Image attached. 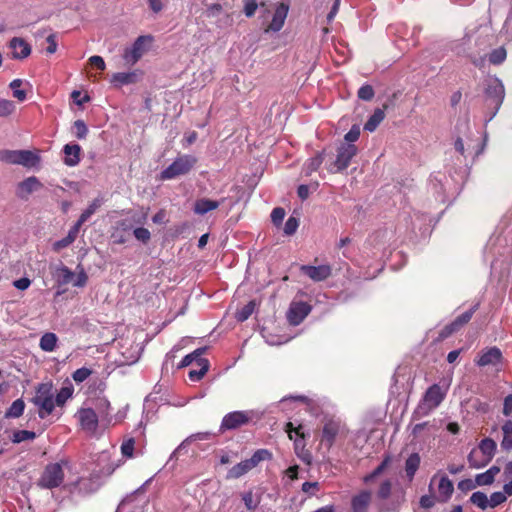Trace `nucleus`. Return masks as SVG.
I'll return each mask as SVG.
<instances>
[{
    "mask_svg": "<svg viewBox=\"0 0 512 512\" xmlns=\"http://www.w3.org/2000/svg\"><path fill=\"white\" fill-rule=\"evenodd\" d=\"M285 217V210L281 207H276L272 210L271 220L275 225H280Z\"/></svg>",
    "mask_w": 512,
    "mask_h": 512,
    "instance_id": "nucleus-62",
    "label": "nucleus"
},
{
    "mask_svg": "<svg viewBox=\"0 0 512 512\" xmlns=\"http://www.w3.org/2000/svg\"><path fill=\"white\" fill-rule=\"evenodd\" d=\"M22 84H23V81L21 79H14L9 84V87L13 93V97L16 98L20 102L25 101L27 98L26 91L21 89Z\"/></svg>",
    "mask_w": 512,
    "mask_h": 512,
    "instance_id": "nucleus-39",
    "label": "nucleus"
},
{
    "mask_svg": "<svg viewBox=\"0 0 512 512\" xmlns=\"http://www.w3.org/2000/svg\"><path fill=\"white\" fill-rule=\"evenodd\" d=\"M74 387L72 384L63 386L57 394L54 393V401L56 406L62 407L73 396Z\"/></svg>",
    "mask_w": 512,
    "mask_h": 512,
    "instance_id": "nucleus-31",
    "label": "nucleus"
},
{
    "mask_svg": "<svg viewBox=\"0 0 512 512\" xmlns=\"http://www.w3.org/2000/svg\"><path fill=\"white\" fill-rule=\"evenodd\" d=\"M242 500L250 512H253L259 505V499L256 498L251 491L245 492L242 495Z\"/></svg>",
    "mask_w": 512,
    "mask_h": 512,
    "instance_id": "nucleus-48",
    "label": "nucleus"
},
{
    "mask_svg": "<svg viewBox=\"0 0 512 512\" xmlns=\"http://www.w3.org/2000/svg\"><path fill=\"white\" fill-rule=\"evenodd\" d=\"M357 147L354 144H341L337 150V156L334 164L329 167L331 173H337L345 170L357 154Z\"/></svg>",
    "mask_w": 512,
    "mask_h": 512,
    "instance_id": "nucleus-10",
    "label": "nucleus"
},
{
    "mask_svg": "<svg viewBox=\"0 0 512 512\" xmlns=\"http://www.w3.org/2000/svg\"><path fill=\"white\" fill-rule=\"evenodd\" d=\"M16 110V105L13 101L0 98V117H8Z\"/></svg>",
    "mask_w": 512,
    "mask_h": 512,
    "instance_id": "nucleus-45",
    "label": "nucleus"
},
{
    "mask_svg": "<svg viewBox=\"0 0 512 512\" xmlns=\"http://www.w3.org/2000/svg\"><path fill=\"white\" fill-rule=\"evenodd\" d=\"M501 351L497 347H491L482 352L479 356L476 364L478 366L484 367L487 365H495L501 360Z\"/></svg>",
    "mask_w": 512,
    "mask_h": 512,
    "instance_id": "nucleus-21",
    "label": "nucleus"
},
{
    "mask_svg": "<svg viewBox=\"0 0 512 512\" xmlns=\"http://www.w3.org/2000/svg\"><path fill=\"white\" fill-rule=\"evenodd\" d=\"M503 439L501 446L504 450L512 449V421L507 420L502 426Z\"/></svg>",
    "mask_w": 512,
    "mask_h": 512,
    "instance_id": "nucleus-33",
    "label": "nucleus"
},
{
    "mask_svg": "<svg viewBox=\"0 0 512 512\" xmlns=\"http://www.w3.org/2000/svg\"><path fill=\"white\" fill-rule=\"evenodd\" d=\"M506 500L507 496L504 492H494L490 495V498H488V507L495 508L504 503Z\"/></svg>",
    "mask_w": 512,
    "mask_h": 512,
    "instance_id": "nucleus-50",
    "label": "nucleus"
},
{
    "mask_svg": "<svg viewBox=\"0 0 512 512\" xmlns=\"http://www.w3.org/2000/svg\"><path fill=\"white\" fill-rule=\"evenodd\" d=\"M77 487L80 492L91 493L97 490L98 485L95 484L91 479H81L78 481Z\"/></svg>",
    "mask_w": 512,
    "mask_h": 512,
    "instance_id": "nucleus-51",
    "label": "nucleus"
},
{
    "mask_svg": "<svg viewBox=\"0 0 512 512\" xmlns=\"http://www.w3.org/2000/svg\"><path fill=\"white\" fill-rule=\"evenodd\" d=\"M372 500V493L369 490H362L351 499L352 512H367Z\"/></svg>",
    "mask_w": 512,
    "mask_h": 512,
    "instance_id": "nucleus-19",
    "label": "nucleus"
},
{
    "mask_svg": "<svg viewBox=\"0 0 512 512\" xmlns=\"http://www.w3.org/2000/svg\"><path fill=\"white\" fill-rule=\"evenodd\" d=\"M437 501L436 495L434 493H431V495H423L420 498V506L422 508L428 509L435 505V502Z\"/></svg>",
    "mask_w": 512,
    "mask_h": 512,
    "instance_id": "nucleus-63",
    "label": "nucleus"
},
{
    "mask_svg": "<svg viewBox=\"0 0 512 512\" xmlns=\"http://www.w3.org/2000/svg\"><path fill=\"white\" fill-rule=\"evenodd\" d=\"M153 37L151 35H142L139 36L131 47H128L124 50L123 59L126 64L134 65L136 64L141 57L149 50L150 45L153 42Z\"/></svg>",
    "mask_w": 512,
    "mask_h": 512,
    "instance_id": "nucleus-7",
    "label": "nucleus"
},
{
    "mask_svg": "<svg viewBox=\"0 0 512 512\" xmlns=\"http://www.w3.org/2000/svg\"><path fill=\"white\" fill-rule=\"evenodd\" d=\"M75 417L77 418L81 429L89 434L94 435L98 428L99 416L92 408H80Z\"/></svg>",
    "mask_w": 512,
    "mask_h": 512,
    "instance_id": "nucleus-12",
    "label": "nucleus"
},
{
    "mask_svg": "<svg viewBox=\"0 0 512 512\" xmlns=\"http://www.w3.org/2000/svg\"><path fill=\"white\" fill-rule=\"evenodd\" d=\"M134 447L135 439L133 437L124 439L120 447L121 454L126 458H132L134 455Z\"/></svg>",
    "mask_w": 512,
    "mask_h": 512,
    "instance_id": "nucleus-46",
    "label": "nucleus"
},
{
    "mask_svg": "<svg viewBox=\"0 0 512 512\" xmlns=\"http://www.w3.org/2000/svg\"><path fill=\"white\" fill-rule=\"evenodd\" d=\"M37 407V413L40 419H46L55 411L54 390L52 382H43L36 387L35 395L31 399Z\"/></svg>",
    "mask_w": 512,
    "mask_h": 512,
    "instance_id": "nucleus-1",
    "label": "nucleus"
},
{
    "mask_svg": "<svg viewBox=\"0 0 512 512\" xmlns=\"http://www.w3.org/2000/svg\"><path fill=\"white\" fill-rule=\"evenodd\" d=\"M74 134L78 139H84L88 134V128L83 120H76L73 125Z\"/></svg>",
    "mask_w": 512,
    "mask_h": 512,
    "instance_id": "nucleus-53",
    "label": "nucleus"
},
{
    "mask_svg": "<svg viewBox=\"0 0 512 512\" xmlns=\"http://www.w3.org/2000/svg\"><path fill=\"white\" fill-rule=\"evenodd\" d=\"M101 206V201L99 199H95L92 203L82 212L78 221L76 222L77 226H82Z\"/></svg>",
    "mask_w": 512,
    "mask_h": 512,
    "instance_id": "nucleus-36",
    "label": "nucleus"
},
{
    "mask_svg": "<svg viewBox=\"0 0 512 512\" xmlns=\"http://www.w3.org/2000/svg\"><path fill=\"white\" fill-rule=\"evenodd\" d=\"M391 462V457L386 456L383 461L369 474L363 477V482L365 484H369L372 482L377 476H379L383 471L387 468L389 463Z\"/></svg>",
    "mask_w": 512,
    "mask_h": 512,
    "instance_id": "nucleus-37",
    "label": "nucleus"
},
{
    "mask_svg": "<svg viewBox=\"0 0 512 512\" xmlns=\"http://www.w3.org/2000/svg\"><path fill=\"white\" fill-rule=\"evenodd\" d=\"M485 93L490 104L498 110L505 97V88L502 81L497 77L488 78Z\"/></svg>",
    "mask_w": 512,
    "mask_h": 512,
    "instance_id": "nucleus-11",
    "label": "nucleus"
},
{
    "mask_svg": "<svg viewBox=\"0 0 512 512\" xmlns=\"http://www.w3.org/2000/svg\"><path fill=\"white\" fill-rule=\"evenodd\" d=\"M272 458V453L267 449H258L254 452L251 458L241 461L240 463L234 465L227 472V479H238L243 475L247 474L253 468H255L260 462L265 460H270Z\"/></svg>",
    "mask_w": 512,
    "mask_h": 512,
    "instance_id": "nucleus-4",
    "label": "nucleus"
},
{
    "mask_svg": "<svg viewBox=\"0 0 512 512\" xmlns=\"http://www.w3.org/2000/svg\"><path fill=\"white\" fill-rule=\"evenodd\" d=\"M262 415V412L258 410L233 411L227 413L222 419L220 430H233L250 422H256Z\"/></svg>",
    "mask_w": 512,
    "mask_h": 512,
    "instance_id": "nucleus-3",
    "label": "nucleus"
},
{
    "mask_svg": "<svg viewBox=\"0 0 512 512\" xmlns=\"http://www.w3.org/2000/svg\"><path fill=\"white\" fill-rule=\"evenodd\" d=\"M42 183L35 176H30L19 182L16 186V196L22 200H27L29 196L40 190Z\"/></svg>",
    "mask_w": 512,
    "mask_h": 512,
    "instance_id": "nucleus-17",
    "label": "nucleus"
},
{
    "mask_svg": "<svg viewBox=\"0 0 512 512\" xmlns=\"http://www.w3.org/2000/svg\"><path fill=\"white\" fill-rule=\"evenodd\" d=\"M299 222L295 217H289L284 225V232L287 235H292L296 232Z\"/></svg>",
    "mask_w": 512,
    "mask_h": 512,
    "instance_id": "nucleus-61",
    "label": "nucleus"
},
{
    "mask_svg": "<svg viewBox=\"0 0 512 512\" xmlns=\"http://www.w3.org/2000/svg\"><path fill=\"white\" fill-rule=\"evenodd\" d=\"M437 484L436 499L438 502H447L452 497L454 485L448 476L444 473L437 472L433 475L429 483L430 493L434 492V485Z\"/></svg>",
    "mask_w": 512,
    "mask_h": 512,
    "instance_id": "nucleus-8",
    "label": "nucleus"
},
{
    "mask_svg": "<svg viewBox=\"0 0 512 512\" xmlns=\"http://www.w3.org/2000/svg\"><path fill=\"white\" fill-rule=\"evenodd\" d=\"M195 163L196 158L191 155L180 156L161 172V179L170 180L187 174L193 168Z\"/></svg>",
    "mask_w": 512,
    "mask_h": 512,
    "instance_id": "nucleus-6",
    "label": "nucleus"
},
{
    "mask_svg": "<svg viewBox=\"0 0 512 512\" xmlns=\"http://www.w3.org/2000/svg\"><path fill=\"white\" fill-rule=\"evenodd\" d=\"M320 486L318 482H304L301 486V490L304 494H306L308 497L316 495V493L319 491Z\"/></svg>",
    "mask_w": 512,
    "mask_h": 512,
    "instance_id": "nucleus-56",
    "label": "nucleus"
},
{
    "mask_svg": "<svg viewBox=\"0 0 512 512\" xmlns=\"http://www.w3.org/2000/svg\"><path fill=\"white\" fill-rule=\"evenodd\" d=\"M507 53L505 48L499 47L495 50H493L489 55V61L490 63L494 65H499L506 59Z\"/></svg>",
    "mask_w": 512,
    "mask_h": 512,
    "instance_id": "nucleus-49",
    "label": "nucleus"
},
{
    "mask_svg": "<svg viewBox=\"0 0 512 512\" xmlns=\"http://www.w3.org/2000/svg\"><path fill=\"white\" fill-rule=\"evenodd\" d=\"M323 160V152L318 153L314 157L308 159L303 166V172L305 173V175L309 176L313 172H315L321 166Z\"/></svg>",
    "mask_w": 512,
    "mask_h": 512,
    "instance_id": "nucleus-32",
    "label": "nucleus"
},
{
    "mask_svg": "<svg viewBox=\"0 0 512 512\" xmlns=\"http://www.w3.org/2000/svg\"><path fill=\"white\" fill-rule=\"evenodd\" d=\"M147 214H133L118 222V228L123 231H130L134 224L142 225L146 222Z\"/></svg>",
    "mask_w": 512,
    "mask_h": 512,
    "instance_id": "nucleus-27",
    "label": "nucleus"
},
{
    "mask_svg": "<svg viewBox=\"0 0 512 512\" xmlns=\"http://www.w3.org/2000/svg\"><path fill=\"white\" fill-rule=\"evenodd\" d=\"M374 96V90L370 85H363L358 90V97L362 100L369 101Z\"/></svg>",
    "mask_w": 512,
    "mask_h": 512,
    "instance_id": "nucleus-60",
    "label": "nucleus"
},
{
    "mask_svg": "<svg viewBox=\"0 0 512 512\" xmlns=\"http://www.w3.org/2000/svg\"><path fill=\"white\" fill-rule=\"evenodd\" d=\"M302 426L299 425L296 428H293L292 423L287 424V432L288 436L291 440L294 441V449L295 453L298 457H300L304 461L309 460V454L305 453V441H304V433L302 431Z\"/></svg>",
    "mask_w": 512,
    "mask_h": 512,
    "instance_id": "nucleus-15",
    "label": "nucleus"
},
{
    "mask_svg": "<svg viewBox=\"0 0 512 512\" xmlns=\"http://www.w3.org/2000/svg\"><path fill=\"white\" fill-rule=\"evenodd\" d=\"M0 161L30 169L38 167L41 158L37 152L31 150H2L0 151Z\"/></svg>",
    "mask_w": 512,
    "mask_h": 512,
    "instance_id": "nucleus-2",
    "label": "nucleus"
},
{
    "mask_svg": "<svg viewBox=\"0 0 512 512\" xmlns=\"http://www.w3.org/2000/svg\"><path fill=\"white\" fill-rule=\"evenodd\" d=\"M137 73L136 72H119L115 73L112 76L111 82L115 86H123L135 83L137 81Z\"/></svg>",
    "mask_w": 512,
    "mask_h": 512,
    "instance_id": "nucleus-28",
    "label": "nucleus"
},
{
    "mask_svg": "<svg viewBox=\"0 0 512 512\" xmlns=\"http://www.w3.org/2000/svg\"><path fill=\"white\" fill-rule=\"evenodd\" d=\"M58 337L55 333H44L39 342L40 348L45 352H53L56 349Z\"/></svg>",
    "mask_w": 512,
    "mask_h": 512,
    "instance_id": "nucleus-29",
    "label": "nucleus"
},
{
    "mask_svg": "<svg viewBox=\"0 0 512 512\" xmlns=\"http://www.w3.org/2000/svg\"><path fill=\"white\" fill-rule=\"evenodd\" d=\"M36 434L33 431L28 430H17L13 433L12 442L13 443H21L28 440L35 439Z\"/></svg>",
    "mask_w": 512,
    "mask_h": 512,
    "instance_id": "nucleus-47",
    "label": "nucleus"
},
{
    "mask_svg": "<svg viewBox=\"0 0 512 512\" xmlns=\"http://www.w3.org/2000/svg\"><path fill=\"white\" fill-rule=\"evenodd\" d=\"M25 409V403L22 399H17L13 401L10 407L7 409L5 413L6 418H19Z\"/></svg>",
    "mask_w": 512,
    "mask_h": 512,
    "instance_id": "nucleus-35",
    "label": "nucleus"
},
{
    "mask_svg": "<svg viewBox=\"0 0 512 512\" xmlns=\"http://www.w3.org/2000/svg\"><path fill=\"white\" fill-rule=\"evenodd\" d=\"M477 486H489L494 482V478L487 473V471L483 473H479L475 476Z\"/></svg>",
    "mask_w": 512,
    "mask_h": 512,
    "instance_id": "nucleus-58",
    "label": "nucleus"
},
{
    "mask_svg": "<svg viewBox=\"0 0 512 512\" xmlns=\"http://www.w3.org/2000/svg\"><path fill=\"white\" fill-rule=\"evenodd\" d=\"M473 315V311L469 310L461 314L459 317L456 318L454 322H452L449 326H447L445 329L447 330V334H450L456 330L459 329L463 324L467 323Z\"/></svg>",
    "mask_w": 512,
    "mask_h": 512,
    "instance_id": "nucleus-38",
    "label": "nucleus"
},
{
    "mask_svg": "<svg viewBox=\"0 0 512 512\" xmlns=\"http://www.w3.org/2000/svg\"><path fill=\"white\" fill-rule=\"evenodd\" d=\"M80 228L81 227L77 226V224L75 223L74 226L71 227V229L69 230V232L66 235V237L56 241L53 244V249L55 251H60L61 249L66 248L69 245H71L75 241V239L77 238Z\"/></svg>",
    "mask_w": 512,
    "mask_h": 512,
    "instance_id": "nucleus-26",
    "label": "nucleus"
},
{
    "mask_svg": "<svg viewBox=\"0 0 512 512\" xmlns=\"http://www.w3.org/2000/svg\"><path fill=\"white\" fill-rule=\"evenodd\" d=\"M470 501L482 510H485L488 507V497L483 492H474L470 497Z\"/></svg>",
    "mask_w": 512,
    "mask_h": 512,
    "instance_id": "nucleus-43",
    "label": "nucleus"
},
{
    "mask_svg": "<svg viewBox=\"0 0 512 512\" xmlns=\"http://www.w3.org/2000/svg\"><path fill=\"white\" fill-rule=\"evenodd\" d=\"M10 48L12 50V56L17 59H23L30 55V45L21 38H13L10 41Z\"/></svg>",
    "mask_w": 512,
    "mask_h": 512,
    "instance_id": "nucleus-22",
    "label": "nucleus"
},
{
    "mask_svg": "<svg viewBox=\"0 0 512 512\" xmlns=\"http://www.w3.org/2000/svg\"><path fill=\"white\" fill-rule=\"evenodd\" d=\"M385 112L383 109L377 108L373 114L369 117L364 125V129L369 132H373L377 129L379 124L384 120Z\"/></svg>",
    "mask_w": 512,
    "mask_h": 512,
    "instance_id": "nucleus-30",
    "label": "nucleus"
},
{
    "mask_svg": "<svg viewBox=\"0 0 512 512\" xmlns=\"http://www.w3.org/2000/svg\"><path fill=\"white\" fill-rule=\"evenodd\" d=\"M502 32L504 33L506 39L512 40V11L508 15V17L504 23Z\"/></svg>",
    "mask_w": 512,
    "mask_h": 512,
    "instance_id": "nucleus-64",
    "label": "nucleus"
},
{
    "mask_svg": "<svg viewBox=\"0 0 512 512\" xmlns=\"http://www.w3.org/2000/svg\"><path fill=\"white\" fill-rule=\"evenodd\" d=\"M221 202L210 200L207 198H200L195 201L193 211L197 215H205L210 211L217 209L220 206Z\"/></svg>",
    "mask_w": 512,
    "mask_h": 512,
    "instance_id": "nucleus-23",
    "label": "nucleus"
},
{
    "mask_svg": "<svg viewBox=\"0 0 512 512\" xmlns=\"http://www.w3.org/2000/svg\"><path fill=\"white\" fill-rule=\"evenodd\" d=\"M63 480L64 472L62 464L52 463L45 467L38 481V486L46 489H52L60 486Z\"/></svg>",
    "mask_w": 512,
    "mask_h": 512,
    "instance_id": "nucleus-9",
    "label": "nucleus"
},
{
    "mask_svg": "<svg viewBox=\"0 0 512 512\" xmlns=\"http://www.w3.org/2000/svg\"><path fill=\"white\" fill-rule=\"evenodd\" d=\"M133 235L138 241L142 243H147L151 238L150 231L144 227L135 228L133 230Z\"/></svg>",
    "mask_w": 512,
    "mask_h": 512,
    "instance_id": "nucleus-55",
    "label": "nucleus"
},
{
    "mask_svg": "<svg viewBox=\"0 0 512 512\" xmlns=\"http://www.w3.org/2000/svg\"><path fill=\"white\" fill-rule=\"evenodd\" d=\"M301 270L305 275L316 282L323 281L331 275V267L329 265H303L301 266Z\"/></svg>",
    "mask_w": 512,
    "mask_h": 512,
    "instance_id": "nucleus-18",
    "label": "nucleus"
},
{
    "mask_svg": "<svg viewBox=\"0 0 512 512\" xmlns=\"http://www.w3.org/2000/svg\"><path fill=\"white\" fill-rule=\"evenodd\" d=\"M88 276L83 268H80V271L75 275L72 281L73 286L75 287H84L87 283Z\"/></svg>",
    "mask_w": 512,
    "mask_h": 512,
    "instance_id": "nucleus-59",
    "label": "nucleus"
},
{
    "mask_svg": "<svg viewBox=\"0 0 512 512\" xmlns=\"http://www.w3.org/2000/svg\"><path fill=\"white\" fill-rule=\"evenodd\" d=\"M359 136H360V126L355 124L345 134L344 139L347 142L346 144H353L355 141H357L359 139Z\"/></svg>",
    "mask_w": 512,
    "mask_h": 512,
    "instance_id": "nucleus-57",
    "label": "nucleus"
},
{
    "mask_svg": "<svg viewBox=\"0 0 512 512\" xmlns=\"http://www.w3.org/2000/svg\"><path fill=\"white\" fill-rule=\"evenodd\" d=\"M56 277L60 284L72 283L74 279V272L66 266H61L57 269Z\"/></svg>",
    "mask_w": 512,
    "mask_h": 512,
    "instance_id": "nucleus-41",
    "label": "nucleus"
},
{
    "mask_svg": "<svg viewBox=\"0 0 512 512\" xmlns=\"http://www.w3.org/2000/svg\"><path fill=\"white\" fill-rule=\"evenodd\" d=\"M311 310L312 307L307 302L294 300L291 302L287 312V319L290 324L294 326L299 325L308 316Z\"/></svg>",
    "mask_w": 512,
    "mask_h": 512,
    "instance_id": "nucleus-14",
    "label": "nucleus"
},
{
    "mask_svg": "<svg viewBox=\"0 0 512 512\" xmlns=\"http://www.w3.org/2000/svg\"><path fill=\"white\" fill-rule=\"evenodd\" d=\"M63 162L69 167H74L80 162L81 147L78 144H66L63 147Z\"/></svg>",
    "mask_w": 512,
    "mask_h": 512,
    "instance_id": "nucleus-20",
    "label": "nucleus"
},
{
    "mask_svg": "<svg viewBox=\"0 0 512 512\" xmlns=\"http://www.w3.org/2000/svg\"><path fill=\"white\" fill-rule=\"evenodd\" d=\"M497 445L496 442L491 438H485L481 440L479 444V450H477L479 453L482 454V457L485 459V462H490L496 451Z\"/></svg>",
    "mask_w": 512,
    "mask_h": 512,
    "instance_id": "nucleus-25",
    "label": "nucleus"
},
{
    "mask_svg": "<svg viewBox=\"0 0 512 512\" xmlns=\"http://www.w3.org/2000/svg\"><path fill=\"white\" fill-rule=\"evenodd\" d=\"M289 12V5L284 2H280L276 5L272 20L266 27V32H278L280 31L285 23Z\"/></svg>",
    "mask_w": 512,
    "mask_h": 512,
    "instance_id": "nucleus-16",
    "label": "nucleus"
},
{
    "mask_svg": "<svg viewBox=\"0 0 512 512\" xmlns=\"http://www.w3.org/2000/svg\"><path fill=\"white\" fill-rule=\"evenodd\" d=\"M421 457L419 453H412L405 461V474L408 480H413L417 470L420 467Z\"/></svg>",
    "mask_w": 512,
    "mask_h": 512,
    "instance_id": "nucleus-24",
    "label": "nucleus"
},
{
    "mask_svg": "<svg viewBox=\"0 0 512 512\" xmlns=\"http://www.w3.org/2000/svg\"><path fill=\"white\" fill-rule=\"evenodd\" d=\"M447 389H443L438 384H433L425 392L422 401L416 409V413L426 416L436 409L446 396Z\"/></svg>",
    "mask_w": 512,
    "mask_h": 512,
    "instance_id": "nucleus-5",
    "label": "nucleus"
},
{
    "mask_svg": "<svg viewBox=\"0 0 512 512\" xmlns=\"http://www.w3.org/2000/svg\"><path fill=\"white\" fill-rule=\"evenodd\" d=\"M345 432V427L339 419H329L324 423L321 435V442L330 448L336 438Z\"/></svg>",
    "mask_w": 512,
    "mask_h": 512,
    "instance_id": "nucleus-13",
    "label": "nucleus"
},
{
    "mask_svg": "<svg viewBox=\"0 0 512 512\" xmlns=\"http://www.w3.org/2000/svg\"><path fill=\"white\" fill-rule=\"evenodd\" d=\"M205 351H206L205 347L198 348V349L194 350L192 353L186 355L181 360V362L179 364V368L187 367L190 364H192L194 361L197 362V364L200 363V359H203L202 355L205 353Z\"/></svg>",
    "mask_w": 512,
    "mask_h": 512,
    "instance_id": "nucleus-34",
    "label": "nucleus"
},
{
    "mask_svg": "<svg viewBox=\"0 0 512 512\" xmlns=\"http://www.w3.org/2000/svg\"><path fill=\"white\" fill-rule=\"evenodd\" d=\"M391 490H392V483L390 480L386 479L380 484V487L377 491V496L383 500L387 499L391 494Z\"/></svg>",
    "mask_w": 512,
    "mask_h": 512,
    "instance_id": "nucleus-54",
    "label": "nucleus"
},
{
    "mask_svg": "<svg viewBox=\"0 0 512 512\" xmlns=\"http://www.w3.org/2000/svg\"><path fill=\"white\" fill-rule=\"evenodd\" d=\"M92 374V370L82 367L73 372L72 378L76 383H82Z\"/></svg>",
    "mask_w": 512,
    "mask_h": 512,
    "instance_id": "nucleus-52",
    "label": "nucleus"
},
{
    "mask_svg": "<svg viewBox=\"0 0 512 512\" xmlns=\"http://www.w3.org/2000/svg\"><path fill=\"white\" fill-rule=\"evenodd\" d=\"M200 366L199 370H191L188 374L189 379L193 382H197L206 374L209 368V363L207 359H200V363H198Z\"/></svg>",
    "mask_w": 512,
    "mask_h": 512,
    "instance_id": "nucleus-40",
    "label": "nucleus"
},
{
    "mask_svg": "<svg viewBox=\"0 0 512 512\" xmlns=\"http://www.w3.org/2000/svg\"><path fill=\"white\" fill-rule=\"evenodd\" d=\"M478 455L479 452L476 449H473L469 453L467 460L471 468L479 469L488 464V462H485V459L483 457L479 458Z\"/></svg>",
    "mask_w": 512,
    "mask_h": 512,
    "instance_id": "nucleus-42",
    "label": "nucleus"
},
{
    "mask_svg": "<svg viewBox=\"0 0 512 512\" xmlns=\"http://www.w3.org/2000/svg\"><path fill=\"white\" fill-rule=\"evenodd\" d=\"M254 307H255V304L253 301H250L249 303H247L246 305H244L241 309H239L237 312H236V319L239 321V322H244L246 321L253 313L254 311Z\"/></svg>",
    "mask_w": 512,
    "mask_h": 512,
    "instance_id": "nucleus-44",
    "label": "nucleus"
}]
</instances>
